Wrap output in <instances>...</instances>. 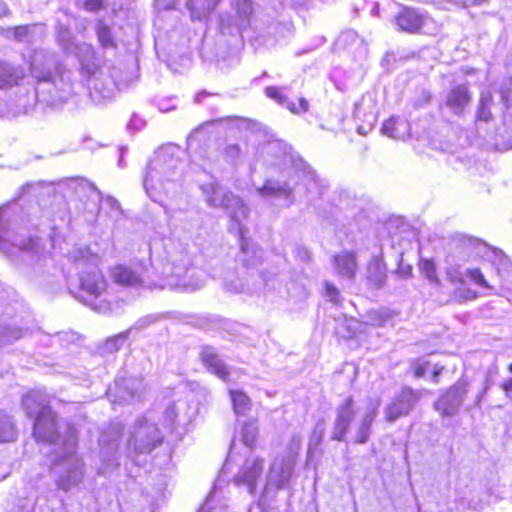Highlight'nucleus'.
Returning <instances> with one entry per match:
<instances>
[{"label": "nucleus", "mask_w": 512, "mask_h": 512, "mask_svg": "<svg viewBox=\"0 0 512 512\" xmlns=\"http://www.w3.org/2000/svg\"><path fill=\"white\" fill-rule=\"evenodd\" d=\"M89 186L91 190L96 193L98 201L108 206L111 210L115 212H120L121 206L117 199H115L112 196H103V194L98 190V188L93 183H90Z\"/></svg>", "instance_id": "603ef678"}, {"label": "nucleus", "mask_w": 512, "mask_h": 512, "mask_svg": "<svg viewBox=\"0 0 512 512\" xmlns=\"http://www.w3.org/2000/svg\"><path fill=\"white\" fill-rule=\"evenodd\" d=\"M236 447V442L233 440L230 445L227 459L222 467L221 474L216 479L212 491L198 512H230L227 500L224 496V486L226 485V481L223 477L226 471L230 469L231 463L237 461Z\"/></svg>", "instance_id": "6ab92c4d"}, {"label": "nucleus", "mask_w": 512, "mask_h": 512, "mask_svg": "<svg viewBox=\"0 0 512 512\" xmlns=\"http://www.w3.org/2000/svg\"><path fill=\"white\" fill-rule=\"evenodd\" d=\"M122 435V427L119 424H112L102 431L99 437L101 465L98 474L109 476L120 466L119 441Z\"/></svg>", "instance_id": "4468645a"}, {"label": "nucleus", "mask_w": 512, "mask_h": 512, "mask_svg": "<svg viewBox=\"0 0 512 512\" xmlns=\"http://www.w3.org/2000/svg\"><path fill=\"white\" fill-rule=\"evenodd\" d=\"M17 205L0 207V250L16 265H34L35 273L53 262L50 256L40 255L37 239L22 233Z\"/></svg>", "instance_id": "39448f33"}, {"label": "nucleus", "mask_w": 512, "mask_h": 512, "mask_svg": "<svg viewBox=\"0 0 512 512\" xmlns=\"http://www.w3.org/2000/svg\"><path fill=\"white\" fill-rule=\"evenodd\" d=\"M252 11L250 0H235L233 12L220 15L219 30L221 34L229 35L238 41L242 32L250 25Z\"/></svg>", "instance_id": "f3484780"}, {"label": "nucleus", "mask_w": 512, "mask_h": 512, "mask_svg": "<svg viewBox=\"0 0 512 512\" xmlns=\"http://www.w3.org/2000/svg\"><path fill=\"white\" fill-rule=\"evenodd\" d=\"M199 359L208 372L216 375L222 380L230 376L229 368L221 358L218 349L211 345L199 347Z\"/></svg>", "instance_id": "cd10ccee"}, {"label": "nucleus", "mask_w": 512, "mask_h": 512, "mask_svg": "<svg viewBox=\"0 0 512 512\" xmlns=\"http://www.w3.org/2000/svg\"><path fill=\"white\" fill-rule=\"evenodd\" d=\"M466 276H468L479 287L487 289L492 288L479 268H467Z\"/></svg>", "instance_id": "5fc2aeb1"}, {"label": "nucleus", "mask_w": 512, "mask_h": 512, "mask_svg": "<svg viewBox=\"0 0 512 512\" xmlns=\"http://www.w3.org/2000/svg\"><path fill=\"white\" fill-rule=\"evenodd\" d=\"M104 2L109 5V0H78L79 6L86 11L95 12L104 6Z\"/></svg>", "instance_id": "bf43d9fd"}, {"label": "nucleus", "mask_w": 512, "mask_h": 512, "mask_svg": "<svg viewBox=\"0 0 512 512\" xmlns=\"http://www.w3.org/2000/svg\"><path fill=\"white\" fill-rule=\"evenodd\" d=\"M221 0H187L186 7L192 21L204 22Z\"/></svg>", "instance_id": "f704fd0d"}, {"label": "nucleus", "mask_w": 512, "mask_h": 512, "mask_svg": "<svg viewBox=\"0 0 512 512\" xmlns=\"http://www.w3.org/2000/svg\"><path fill=\"white\" fill-rule=\"evenodd\" d=\"M353 116L357 122H360L357 126V132L360 135L368 134L377 120L374 100L371 97H362L359 102L355 103Z\"/></svg>", "instance_id": "bb28decb"}, {"label": "nucleus", "mask_w": 512, "mask_h": 512, "mask_svg": "<svg viewBox=\"0 0 512 512\" xmlns=\"http://www.w3.org/2000/svg\"><path fill=\"white\" fill-rule=\"evenodd\" d=\"M500 99L503 105V122L512 132V77L502 78L499 85Z\"/></svg>", "instance_id": "72a5a7b5"}, {"label": "nucleus", "mask_w": 512, "mask_h": 512, "mask_svg": "<svg viewBox=\"0 0 512 512\" xmlns=\"http://www.w3.org/2000/svg\"><path fill=\"white\" fill-rule=\"evenodd\" d=\"M28 330L18 324L16 320L3 321L0 325V348L13 344L24 338Z\"/></svg>", "instance_id": "c9c22d12"}, {"label": "nucleus", "mask_w": 512, "mask_h": 512, "mask_svg": "<svg viewBox=\"0 0 512 512\" xmlns=\"http://www.w3.org/2000/svg\"><path fill=\"white\" fill-rule=\"evenodd\" d=\"M66 267L61 269L68 289L75 299L99 313L111 310L107 295V281L99 270L100 258L88 247H74L66 256Z\"/></svg>", "instance_id": "20e7f679"}, {"label": "nucleus", "mask_w": 512, "mask_h": 512, "mask_svg": "<svg viewBox=\"0 0 512 512\" xmlns=\"http://www.w3.org/2000/svg\"><path fill=\"white\" fill-rule=\"evenodd\" d=\"M294 468V459L276 457L273 460L263 490L256 502L261 512H268L270 502L275 499L278 490L288 488Z\"/></svg>", "instance_id": "f8f14e48"}, {"label": "nucleus", "mask_w": 512, "mask_h": 512, "mask_svg": "<svg viewBox=\"0 0 512 512\" xmlns=\"http://www.w3.org/2000/svg\"><path fill=\"white\" fill-rule=\"evenodd\" d=\"M35 28V25H21L13 29L8 30V37L10 34L13 39L17 42L28 43L31 40V30Z\"/></svg>", "instance_id": "09e8293b"}, {"label": "nucleus", "mask_w": 512, "mask_h": 512, "mask_svg": "<svg viewBox=\"0 0 512 512\" xmlns=\"http://www.w3.org/2000/svg\"><path fill=\"white\" fill-rule=\"evenodd\" d=\"M173 102V99H163L160 100L157 104L159 111L161 112H170L176 108V105Z\"/></svg>", "instance_id": "69168bd1"}, {"label": "nucleus", "mask_w": 512, "mask_h": 512, "mask_svg": "<svg viewBox=\"0 0 512 512\" xmlns=\"http://www.w3.org/2000/svg\"><path fill=\"white\" fill-rule=\"evenodd\" d=\"M76 339V335L72 332H60L52 336V341L57 342L60 345L63 343L73 342Z\"/></svg>", "instance_id": "e2e57ef3"}, {"label": "nucleus", "mask_w": 512, "mask_h": 512, "mask_svg": "<svg viewBox=\"0 0 512 512\" xmlns=\"http://www.w3.org/2000/svg\"><path fill=\"white\" fill-rule=\"evenodd\" d=\"M466 236H463L460 239V246L464 250L465 255L461 258H458L455 253H450L445 260V273L447 279L452 283H459L463 284L465 282V276H466V267H464L463 263L466 262L467 257L470 254H473L471 250L465 248L463 246V239ZM474 254L476 252L474 251Z\"/></svg>", "instance_id": "c756f323"}, {"label": "nucleus", "mask_w": 512, "mask_h": 512, "mask_svg": "<svg viewBox=\"0 0 512 512\" xmlns=\"http://www.w3.org/2000/svg\"><path fill=\"white\" fill-rule=\"evenodd\" d=\"M162 273L170 286L185 291H196L204 286V273L191 266V259L186 252L172 256Z\"/></svg>", "instance_id": "9b49d317"}, {"label": "nucleus", "mask_w": 512, "mask_h": 512, "mask_svg": "<svg viewBox=\"0 0 512 512\" xmlns=\"http://www.w3.org/2000/svg\"><path fill=\"white\" fill-rule=\"evenodd\" d=\"M324 286H325V295L328 298V300L337 304L339 301V290L337 289V287L328 281H326L324 283Z\"/></svg>", "instance_id": "680f3d73"}, {"label": "nucleus", "mask_w": 512, "mask_h": 512, "mask_svg": "<svg viewBox=\"0 0 512 512\" xmlns=\"http://www.w3.org/2000/svg\"><path fill=\"white\" fill-rule=\"evenodd\" d=\"M258 428L254 422H244L240 431V440L245 445L246 450H251L256 444Z\"/></svg>", "instance_id": "c03bdc74"}, {"label": "nucleus", "mask_w": 512, "mask_h": 512, "mask_svg": "<svg viewBox=\"0 0 512 512\" xmlns=\"http://www.w3.org/2000/svg\"><path fill=\"white\" fill-rule=\"evenodd\" d=\"M184 403L183 402H174L170 405H168L163 413V423L162 425L165 427V428H168V429H173L174 425H175V422H176V418L178 416V410L180 409V406H183Z\"/></svg>", "instance_id": "de8ad7c7"}, {"label": "nucleus", "mask_w": 512, "mask_h": 512, "mask_svg": "<svg viewBox=\"0 0 512 512\" xmlns=\"http://www.w3.org/2000/svg\"><path fill=\"white\" fill-rule=\"evenodd\" d=\"M301 441H302V438L298 434H294L290 438L288 446H287L288 456L286 458H291V459L295 460V457L301 448Z\"/></svg>", "instance_id": "13d9d810"}, {"label": "nucleus", "mask_w": 512, "mask_h": 512, "mask_svg": "<svg viewBox=\"0 0 512 512\" xmlns=\"http://www.w3.org/2000/svg\"><path fill=\"white\" fill-rule=\"evenodd\" d=\"M472 96L466 83L457 84L450 88L440 105L441 109H447L457 117H463L470 105Z\"/></svg>", "instance_id": "b1692460"}, {"label": "nucleus", "mask_w": 512, "mask_h": 512, "mask_svg": "<svg viewBox=\"0 0 512 512\" xmlns=\"http://www.w3.org/2000/svg\"><path fill=\"white\" fill-rule=\"evenodd\" d=\"M164 439L153 412H147L136 419L127 440V456L148 454L157 448Z\"/></svg>", "instance_id": "9d476101"}, {"label": "nucleus", "mask_w": 512, "mask_h": 512, "mask_svg": "<svg viewBox=\"0 0 512 512\" xmlns=\"http://www.w3.org/2000/svg\"><path fill=\"white\" fill-rule=\"evenodd\" d=\"M29 70L34 85L32 89L25 88L13 101L14 116L29 114L36 108L43 113L58 112L76 96L74 73L63 65L54 51L36 50Z\"/></svg>", "instance_id": "f03ea898"}, {"label": "nucleus", "mask_w": 512, "mask_h": 512, "mask_svg": "<svg viewBox=\"0 0 512 512\" xmlns=\"http://www.w3.org/2000/svg\"><path fill=\"white\" fill-rule=\"evenodd\" d=\"M420 269H421L422 273L425 275V277L432 284H435V285L440 284V280L437 276L436 266L432 260H429V259L421 260Z\"/></svg>", "instance_id": "3c124183"}, {"label": "nucleus", "mask_w": 512, "mask_h": 512, "mask_svg": "<svg viewBox=\"0 0 512 512\" xmlns=\"http://www.w3.org/2000/svg\"><path fill=\"white\" fill-rule=\"evenodd\" d=\"M264 468V458L253 455L246 457L241 464H238L237 472L232 478L233 484L250 495H255L258 484L262 481Z\"/></svg>", "instance_id": "a211bd4d"}, {"label": "nucleus", "mask_w": 512, "mask_h": 512, "mask_svg": "<svg viewBox=\"0 0 512 512\" xmlns=\"http://www.w3.org/2000/svg\"><path fill=\"white\" fill-rule=\"evenodd\" d=\"M17 438V430L11 416L0 411V443L12 442Z\"/></svg>", "instance_id": "79ce46f5"}, {"label": "nucleus", "mask_w": 512, "mask_h": 512, "mask_svg": "<svg viewBox=\"0 0 512 512\" xmlns=\"http://www.w3.org/2000/svg\"><path fill=\"white\" fill-rule=\"evenodd\" d=\"M114 493L107 487H100L97 492H84L78 499L74 512H152L139 510L137 506L114 500ZM10 512H65L62 502L52 495L41 496L37 499L18 500Z\"/></svg>", "instance_id": "6e6552de"}, {"label": "nucleus", "mask_w": 512, "mask_h": 512, "mask_svg": "<svg viewBox=\"0 0 512 512\" xmlns=\"http://www.w3.org/2000/svg\"><path fill=\"white\" fill-rule=\"evenodd\" d=\"M180 147L168 144L155 151L143 178L148 197L163 204L165 198L174 195L181 186L184 162L180 158Z\"/></svg>", "instance_id": "423d86ee"}, {"label": "nucleus", "mask_w": 512, "mask_h": 512, "mask_svg": "<svg viewBox=\"0 0 512 512\" xmlns=\"http://www.w3.org/2000/svg\"><path fill=\"white\" fill-rule=\"evenodd\" d=\"M493 98L489 91H482L480 94L479 104L476 113V123H488L492 119L491 106Z\"/></svg>", "instance_id": "a19ab883"}, {"label": "nucleus", "mask_w": 512, "mask_h": 512, "mask_svg": "<svg viewBox=\"0 0 512 512\" xmlns=\"http://www.w3.org/2000/svg\"><path fill=\"white\" fill-rule=\"evenodd\" d=\"M395 24L407 33H428L434 22L419 10L405 7L395 17Z\"/></svg>", "instance_id": "5701e85b"}, {"label": "nucleus", "mask_w": 512, "mask_h": 512, "mask_svg": "<svg viewBox=\"0 0 512 512\" xmlns=\"http://www.w3.org/2000/svg\"><path fill=\"white\" fill-rule=\"evenodd\" d=\"M394 274L402 279H405V280L409 279L413 276L412 265L404 262L402 254L399 257L398 267L395 270Z\"/></svg>", "instance_id": "6e6d98bb"}, {"label": "nucleus", "mask_w": 512, "mask_h": 512, "mask_svg": "<svg viewBox=\"0 0 512 512\" xmlns=\"http://www.w3.org/2000/svg\"><path fill=\"white\" fill-rule=\"evenodd\" d=\"M230 397L236 415L244 416L251 410V400L243 391L230 390Z\"/></svg>", "instance_id": "37998d69"}, {"label": "nucleus", "mask_w": 512, "mask_h": 512, "mask_svg": "<svg viewBox=\"0 0 512 512\" xmlns=\"http://www.w3.org/2000/svg\"><path fill=\"white\" fill-rule=\"evenodd\" d=\"M94 30L100 46L103 49H116V33L112 24L105 19H98L94 25Z\"/></svg>", "instance_id": "4c0bfd02"}, {"label": "nucleus", "mask_w": 512, "mask_h": 512, "mask_svg": "<svg viewBox=\"0 0 512 512\" xmlns=\"http://www.w3.org/2000/svg\"><path fill=\"white\" fill-rule=\"evenodd\" d=\"M430 366H431L430 362L421 360V359L413 362L412 367H413L415 377H417V378L424 377L426 375V373L428 372V370L430 369Z\"/></svg>", "instance_id": "052dcab7"}, {"label": "nucleus", "mask_w": 512, "mask_h": 512, "mask_svg": "<svg viewBox=\"0 0 512 512\" xmlns=\"http://www.w3.org/2000/svg\"><path fill=\"white\" fill-rule=\"evenodd\" d=\"M289 89V86H267L265 88V95L277 102L279 105L287 108L293 114H302L309 110V102L306 98H299L298 105L291 101L284 93Z\"/></svg>", "instance_id": "7c9ffc66"}, {"label": "nucleus", "mask_w": 512, "mask_h": 512, "mask_svg": "<svg viewBox=\"0 0 512 512\" xmlns=\"http://www.w3.org/2000/svg\"><path fill=\"white\" fill-rule=\"evenodd\" d=\"M263 152L272 157L267 162L282 173L286 172L288 178L266 179L264 184L257 188L261 198L277 201V205L288 208L295 203V192L298 189L303 193L307 206L312 207L318 216L325 219L334 215L333 210H347L354 202L348 196H340L338 203H330L328 180L321 177L287 144L271 141L263 146Z\"/></svg>", "instance_id": "f257e3e1"}, {"label": "nucleus", "mask_w": 512, "mask_h": 512, "mask_svg": "<svg viewBox=\"0 0 512 512\" xmlns=\"http://www.w3.org/2000/svg\"><path fill=\"white\" fill-rule=\"evenodd\" d=\"M357 413L358 408L356 407L353 397H346L344 401L336 407L333 429L330 435L331 440L338 442L345 440L352 423L356 419Z\"/></svg>", "instance_id": "4be33fe9"}, {"label": "nucleus", "mask_w": 512, "mask_h": 512, "mask_svg": "<svg viewBox=\"0 0 512 512\" xmlns=\"http://www.w3.org/2000/svg\"><path fill=\"white\" fill-rule=\"evenodd\" d=\"M22 407L28 417L36 419L44 410L51 409L50 396L41 390H32L22 398Z\"/></svg>", "instance_id": "2f4dec72"}, {"label": "nucleus", "mask_w": 512, "mask_h": 512, "mask_svg": "<svg viewBox=\"0 0 512 512\" xmlns=\"http://www.w3.org/2000/svg\"><path fill=\"white\" fill-rule=\"evenodd\" d=\"M333 266L336 273L346 279H353L357 271L355 254L343 251L333 257Z\"/></svg>", "instance_id": "473e14b6"}, {"label": "nucleus", "mask_w": 512, "mask_h": 512, "mask_svg": "<svg viewBox=\"0 0 512 512\" xmlns=\"http://www.w3.org/2000/svg\"><path fill=\"white\" fill-rule=\"evenodd\" d=\"M455 297L460 301H466L475 299L477 294L469 288H459L455 291Z\"/></svg>", "instance_id": "0e129e2a"}, {"label": "nucleus", "mask_w": 512, "mask_h": 512, "mask_svg": "<svg viewBox=\"0 0 512 512\" xmlns=\"http://www.w3.org/2000/svg\"><path fill=\"white\" fill-rule=\"evenodd\" d=\"M467 393V382L460 380L440 396L434 408L443 418H451L459 412Z\"/></svg>", "instance_id": "aec40b11"}, {"label": "nucleus", "mask_w": 512, "mask_h": 512, "mask_svg": "<svg viewBox=\"0 0 512 512\" xmlns=\"http://www.w3.org/2000/svg\"><path fill=\"white\" fill-rule=\"evenodd\" d=\"M207 177V181L198 180L206 204L224 209L233 222L231 226L240 225L249 212L244 201L223 187L214 176Z\"/></svg>", "instance_id": "1a4fd4ad"}, {"label": "nucleus", "mask_w": 512, "mask_h": 512, "mask_svg": "<svg viewBox=\"0 0 512 512\" xmlns=\"http://www.w3.org/2000/svg\"><path fill=\"white\" fill-rule=\"evenodd\" d=\"M220 277L223 279L224 286L228 291L233 293H243L247 291L241 279L230 278L229 273L220 275Z\"/></svg>", "instance_id": "864d4df0"}, {"label": "nucleus", "mask_w": 512, "mask_h": 512, "mask_svg": "<svg viewBox=\"0 0 512 512\" xmlns=\"http://www.w3.org/2000/svg\"><path fill=\"white\" fill-rule=\"evenodd\" d=\"M408 130V123L399 117L392 116L386 120L381 128V132L396 140L403 139Z\"/></svg>", "instance_id": "58836bf2"}, {"label": "nucleus", "mask_w": 512, "mask_h": 512, "mask_svg": "<svg viewBox=\"0 0 512 512\" xmlns=\"http://www.w3.org/2000/svg\"><path fill=\"white\" fill-rule=\"evenodd\" d=\"M196 324L203 330L219 332L229 326V321L218 315L204 314L197 318Z\"/></svg>", "instance_id": "ea45409f"}, {"label": "nucleus", "mask_w": 512, "mask_h": 512, "mask_svg": "<svg viewBox=\"0 0 512 512\" xmlns=\"http://www.w3.org/2000/svg\"><path fill=\"white\" fill-rule=\"evenodd\" d=\"M463 246L477 256L486 257L495 268L496 274L503 285L512 283V262L509 257L500 249L490 247L480 239L465 237Z\"/></svg>", "instance_id": "2eb2a0df"}, {"label": "nucleus", "mask_w": 512, "mask_h": 512, "mask_svg": "<svg viewBox=\"0 0 512 512\" xmlns=\"http://www.w3.org/2000/svg\"><path fill=\"white\" fill-rule=\"evenodd\" d=\"M131 330L120 332L108 338L103 346V350L108 353L117 352L128 340Z\"/></svg>", "instance_id": "a18cd8bd"}, {"label": "nucleus", "mask_w": 512, "mask_h": 512, "mask_svg": "<svg viewBox=\"0 0 512 512\" xmlns=\"http://www.w3.org/2000/svg\"><path fill=\"white\" fill-rule=\"evenodd\" d=\"M420 400V393L409 387L403 388L384 408L385 420L394 423L399 418L407 416Z\"/></svg>", "instance_id": "412c9836"}, {"label": "nucleus", "mask_w": 512, "mask_h": 512, "mask_svg": "<svg viewBox=\"0 0 512 512\" xmlns=\"http://www.w3.org/2000/svg\"><path fill=\"white\" fill-rule=\"evenodd\" d=\"M144 390L143 378L119 374L106 394L113 405H128L140 402Z\"/></svg>", "instance_id": "dca6fc26"}, {"label": "nucleus", "mask_w": 512, "mask_h": 512, "mask_svg": "<svg viewBox=\"0 0 512 512\" xmlns=\"http://www.w3.org/2000/svg\"><path fill=\"white\" fill-rule=\"evenodd\" d=\"M67 426L69 429H75L78 432L74 425L67 421L58 420L52 409H46L43 415H38L34 419L33 436L37 442L55 444L62 450L66 448Z\"/></svg>", "instance_id": "ddd939ff"}, {"label": "nucleus", "mask_w": 512, "mask_h": 512, "mask_svg": "<svg viewBox=\"0 0 512 512\" xmlns=\"http://www.w3.org/2000/svg\"><path fill=\"white\" fill-rule=\"evenodd\" d=\"M502 391L505 394V397L509 400H512V378H507L502 381L500 384Z\"/></svg>", "instance_id": "774afa93"}, {"label": "nucleus", "mask_w": 512, "mask_h": 512, "mask_svg": "<svg viewBox=\"0 0 512 512\" xmlns=\"http://www.w3.org/2000/svg\"><path fill=\"white\" fill-rule=\"evenodd\" d=\"M145 125V121L137 115H133L128 123V128L131 130H140Z\"/></svg>", "instance_id": "338daca9"}, {"label": "nucleus", "mask_w": 512, "mask_h": 512, "mask_svg": "<svg viewBox=\"0 0 512 512\" xmlns=\"http://www.w3.org/2000/svg\"><path fill=\"white\" fill-rule=\"evenodd\" d=\"M74 18L65 10L56 16V39L63 51L73 54L79 63L80 75L89 97L97 105L114 99L125 84L119 78L120 70L107 62L100 64L94 47L77 42L72 31Z\"/></svg>", "instance_id": "7ed1b4c3"}, {"label": "nucleus", "mask_w": 512, "mask_h": 512, "mask_svg": "<svg viewBox=\"0 0 512 512\" xmlns=\"http://www.w3.org/2000/svg\"><path fill=\"white\" fill-rule=\"evenodd\" d=\"M240 156L241 149L237 144H230L224 150V157L231 164H236Z\"/></svg>", "instance_id": "4d7b16f0"}, {"label": "nucleus", "mask_w": 512, "mask_h": 512, "mask_svg": "<svg viewBox=\"0 0 512 512\" xmlns=\"http://www.w3.org/2000/svg\"><path fill=\"white\" fill-rule=\"evenodd\" d=\"M325 432V425L323 421H318L314 427L313 433L310 437L307 457L310 458L317 447L321 444Z\"/></svg>", "instance_id": "49530a36"}, {"label": "nucleus", "mask_w": 512, "mask_h": 512, "mask_svg": "<svg viewBox=\"0 0 512 512\" xmlns=\"http://www.w3.org/2000/svg\"><path fill=\"white\" fill-rule=\"evenodd\" d=\"M144 272L145 266L143 264L136 266L117 265L112 269L111 276L114 282L121 286L140 288L144 287Z\"/></svg>", "instance_id": "c85d7f7f"}, {"label": "nucleus", "mask_w": 512, "mask_h": 512, "mask_svg": "<svg viewBox=\"0 0 512 512\" xmlns=\"http://www.w3.org/2000/svg\"><path fill=\"white\" fill-rule=\"evenodd\" d=\"M230 230H235L238 234L240 244L239 261L246 268L258 266L263 260V250L253 240L245 236L242 222L240 225L230 226Z\"/></svg>", "instance_id": "393cba45"}, {"label": "nucleus", "mask_w": 512, "mask_h": 512, "mask_svg": "<svg viewBox=\"0 0 512 512\" xmlns=\"http://www.w3.org/2000/svg\"><path fill=\"white\" fill-rule=\"evenodd\" d=\"M163 318H165V314H149V315L143 316V317L139 318L134 323V325L131 328H129L128 330H131V332L133 330H138V331L144 330V329L148 328L149 326L159 322Z\"/></svg>", "instance_id": "8fccbe9b"}, {"label": "nucleus", "mask_w": 512, "mask_h": 512, "mask_svg": "<svg viewBox=\"0 0 512 512\" xmlns=\"http://www.w3.org/2000/svg\"><path fill=\"white\" fill-rule=\"evenodd\" d=\"M78 432L75 429H69L67 427V436L65 439L66 448L60 450L55 458L52 461L51 465V475L57 485L58 489L63 490L65 492L71 491L73 489H77L78 493L76 496L75 502L69 504L70 509H68V504L63 505V509L65 512H74L78 511L76 508L79 497L84 492H97L96 490H84L82 486L85 483L86 472H85V463L81 458L76 454V446H77ZM54 495L61 502H63L54 492H49L45 494L47 497H51ZM44 496V494H42ZM41 497V495H39ZM37 497H24L23 499H37ZM22 498H17L12 506L6 511L10 512L12 508L15 506L18 500Z\"/></svg>", "instance_id": "0eeeda50"}, {"label": "nucleus", "mask_w": 512, "mask_h": 512, "mask_svg": "<svg viewBox=\"0 0 512 512\" xmlns=\"http://www.w3.org/2000/svg\"><path fill=\"white\" fill-rule=\"evenodd\" d=\"M380 400L368 399L365 409L355 426L353 441L356 444H366L372 433V425L378 415Z\"/></svg>", "instance_id": "a878e982"}, {"label": "nucleus", "mask_w": 512, "mask_h": 512, "mask_svg": "<svg viewBox=\"0 0 512 512\" xmlns=\"http://www.w3.org/2000/svg\"><path fill=\"white\" fill-rule=\"evenodd\" d=\"M367 280L375 288H382L387 279L386 264L382 256H373L367 267Z\"/></svg>", "instance_id": "e433bc0d"}]
</instances>
